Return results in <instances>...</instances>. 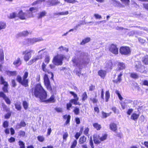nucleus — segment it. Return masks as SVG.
I'll use <instances>...</instances> for the list:
<instances>
[{
  "instance_id": "nucleus-4",
  "label": "nucleus",
  "mask_w": 148,
  "mask_h": 148,
  "mask_svg": "<svg viewBox=\"0 0 148 148\" xmlns=\"http://www.w3.org/2000/svg\"><path fill=\"white\" fill-rule=\"evenodd\" d=\"M34 50H27L22 52V54L24 55V60L26 61H28L31 58L32 56L31 54L32 53H34Z\"/></svg>"
},
{
  "instance_id": "nucleus-22",
  "label": "nucleus",
  "mask_w": 148,
  "mask_h": 148,
  "mask_svg": "<svg viewBox=\"0 0 148 148\" xmlns=\"http://www.w3.org/2000/svg\"><path fill=\"white\" fill-rule=\"evenodd\" d=\"M31 33V32L29 31L28 32L27 31H25L19 33L18 34V35L20 36H27L29 34Z\"/></svg>"
},
{
  "instance_id": "nucleus-28",
  "label": "nucleus",
  "mask_w": 148,
  "mask_h": 148,
  "mask_svg": "<svg viewBox=\"0 0 148 148\" xmlns=\"http://www.w3.org/2000/svg\"><path fill=\"white\" fill-rule=\"evenodd\" d=\"M7 74L9 76H14L16 75L17 74L16 71H8L7 72Z\"/></svg>"
},
{
  "instance_id": "nucleus-26",
  "label": "nucleus",
  "mask_w": 148,
  "mask_h": 148,
  "mask_svg": "<svg viewBox=\"0 0 148 148\" xmlns=\"http://www.w3.org/2000/svg\"><path fill=\"white\" fill-rule=\"evenodd\" d=\"M86 141V138L84 136L81 137L79 140V144H83Z\"/></svg>"
},
{
  "instance_id": "nucleus-58",
  "label": "nucleus",
  "mask_w": 148,
  "mask_h": 148,
  "mask_svg": "<svg viewBox=\"0 0 148 148\" xmlns=\"http://www.w3.org/2000/svg\"><path fill=\"white\" fill-rule=\"evenodd\" d=\"M72 106V104L70 102L69 103H67L66 104V108L67 110H70V108Z\"/></svg>"
},
{
  "instance_id": "nucleus-36",
  "label": "nucleus",
  "mask_w": 148,
  "mask_h": 148,
  "mask_svg": "<svg viewBox=\"0 0 148 148\" xmlns=\"http://www.w3.org/2000/svg\"><path fill=\"white\" fill-rule=\"evenodd\" d=\"M15 108L18 110H20L21 109V103L19 102H16L15 104Z\"/></svg>"
},
{
  "instance_id": "nucleus-49",
  "label": "nucleus",
  "mask_w": 148,
  "mask_h": 148,
  "mask_svg": "<svg viewBox=\"0 0 148 148\" xmlns=\"http://www.w3.org/2000/svg\"><path fill=\"white\" fill-rule=\"evenodd\" d=\"M29 10L33 13L37 11L38 9L36 8L32 7L30 8L29 9Z\"/></svg>"
},
{
  "instance_id": "nucleus-33",
  "label": "nucleus",
  "mask_w": 148,
  "mask_h": 148,
  "mask_svg": "<svg viewBox=\"0 0 148 148\" xmlns=\"http://www.w3.org/2000/svg\"><path fill=\"white\" fill-rule=\"evenodd\" d=\"M143 62L145 64H148V56H145L143 58Z\"/></svg>"
},
{
  "instance_id": "nucleus-29",
  "label": "nucleus",
  "mask_w": 148,
  "mask_h": 148,
  "mask_svg": "<svg viewBox=\"0 0 148 148\" xmlns=\"http://www.w3.org/2000/svg\"><path fill=\"white\" fill-rule=\"evenodd\" d=\"M58 49L61 52H62V51H64L66 52H68L69 51L68 48L64 47L62 46H61L59 47L58 48Z\"/></svg>"
},
{
  "instance_id": "nucleus-13",
  "label": "nucleus",
  "mask_w": 148,
  "mask_h": 148,
  "mask_svg": "<svg viewBox=\"0 0 148 148\" xmlns=\"http://www.w3.org/2000/svg\"><path fill=\"white\" fill-rule=\"evenodd\" d=\"M72 61L74 65H76L77 67H79L81 64L80 60L78 57H74L73 58Z\"/></svg>"
},
{
  "instance_id": "nucleus-61",
  "label": "nucleus",
  "mask_w": 148,
  "mask_h": 148,
  "mask_svg": "<svg viewBox=\"0 0 148 148\" xmlns=\"http://www.w3.org/2000/svg\"><path fill=\"white\" fill-rule=\"evenodd\" d=\"M8 126V122L7 121H5L3 124V126L4 128H6Z\"/></svg>"
},
{
  "instance_id": "nucleus-63",
  "label": "nucleus",
  "mask_w": 148,
  "mask_h": 148,
  "mask_svg": "<svg viewBox=\"0 0 148 148\" xmlns=\"http://www.w3.org/2000/svg\"><path fill=\"white\" fill-rule=\"evenodd\" d=\"M94 15L95 18L96 19H100L102 17L101 15L98 14H95Z\"/></svg>"
},
{
  "instance_id": "nucleus-56",
  "label": "nucleus",
  "mask_w": 148,
  "mask_h": 148,
  "mask_svg": "<svg viewBox=\"0 0 148 148\" xmlns=\"http://www.w3.org/2000/svg\"><path fill=\"white\" fill-rule=\"evenodd\" d=\"M89 143L90 145L91 146L92 148H94V147L93 145V143L92 138H90Z\"/></svg>"
},
{
  "instance_id": "nucleus-64",
  "label": "nucleus",
  "mask_w": 148,
  "mask_h": 148,
  "mask_svg": "<svg viewBox=\"0 0 148 148\" xmlns=\"http://www.w3.org/2000/svg\"><path fill=\"white\" fill-rule=\"evenodd\" d=\"M0 97H2L4 99L6 96L3 92H0Z\"/></svg>"
},
{
  "instance_id": "nucleus-30",
  "label": "nucleus",
  "mask_w": 148,
  "mask_h": 148,
  "mask_svg": "<svg viewBox=\"0 0 148 148\" xmlns=\"http://www.w3.org/2000/svg\"><path fill=\"white\" fill-rule=\"evenodd\" d=\"M130 76L131 77L134 79H137L138 78V75L136 73H131L130 75Z\"/></svg>"
},
{
  "instance_id": "nucleus-14",
  "label": "nucleus",
  "mask_w": 148,
  "mask_h": 148,
  "mask_svg": "<svg viewBox=\"0 0 148 148\" xmlns=\"http://www.w3.org/2000/svg\"><path fill=\"white\" fill-rule=\"evenodd\" d=\"M135 68L136 70L141 72L142 71L140 69L143 67V66L141 65V62H140L136 61L135 62Z\"/></svg>"
},
{
  "instance_id": "nucleus-1",
  "label": "nucleus",
  "mask_w": 148,
  "mask_h": 148,
  "mask_svg": "<svg viewBox=\"0 0 148 148\" xmlns=\"http://www.w3.org/2000/svg\"><path fill=\"white\" fill-rule=\"evenodd\" d=\"M33 93L36 97L39 98L42 102L48 103H54L56 101V99L54 95H52L49 99L46 100L47 97L46 92L40 84L36 85L34 90Z\"/></svg>"
},
{
  "instance_id": "nucleus-5",
  "label": "nucleus",
  "mask_w": 148,
  "mask_h": 148,
  "mask_svg": "<svg viewBox=\"0 0 148 148\" xmlns=\"http://www.w3.org/2000/svg\"><path fill=\"white\" fill-rule=\"evenodd\" d=\"M48 77V75L47 73L45 74L43 77L44 84L47 89L50 91H51L52 89L51 87Z\"/></svg>"
},
{
  "instance_id": "nucleus-16",
  "label": "nucleus",
  "mask_w": 148,
  "mask_h": 148,
  "mask_svg": "<svg viewBox=\"0 0 148 148\" xmlns=\"http://www.w3.org/2000/svg\"><path fill=\"white\" fill-rule=\"evenodd\" d=\"M18 16L19 18L22 20L26 19L27 18V13L23 12L21 10L19 12Z\"/></svg>"
},
{
  "instance_id": "nucleus-10",
  "label": "nucleus",
  "mask_w": 148,
  "mask_h": 148,
  "mask_svg": "<svg viewBox=\"0 0 148 148\" xmlns=\"http://www.w3.org/2000/svg\"><path fill=\"white\" fill-rule=\"evenodd\" d=\"M46 64L44 63H43L42 66V70L45 73H46L47 72L49 74H51V79H53L54 76L53 73L51 72H49L46 69Z\"/></svg>"
},
{
  "instance_id": "nucleus-53",
  "label": "nucleus",
  "mask_w": 148,
  "mask_h": 148,
  "mask_svg": "<svg viewBox=\"0 0 148 148\" xmlns=\"http://www.w3.org/2000/svg\"><path fill=\"white\" fill-rule=\"evenodd\" d=\"M115 93L118 95L120 100H122L123 99V97L119 93V91L117 90H116L115 91Z\"/></svg>"
},
{
  "instance_id": "nucleus-3",
  "label": "nucleus",
  "mask_w": 148,
  "mask_h": 148,
  "mask_svg": "<svg viewBox=\"0 0 148 148\" xmlns=\"http://www.w3.org/2000/svg\"><path fill=\"white\" fill-rule=\"evenodd\" d=\"M64 57L63 55H58L54 57L52 62L56 65H61L62 64V61Z\"/></svg>"
},
{
  "instance_id": "nucleus-32",
  "label": "nucleus",
  "mask_w": 148,
  "mask_h": 148,
  "mask_svg": "<svg viewBox=\"0 0 148 148\" xmlns=\"http://www.w3.org/2000/svg\"><path fill=\"white\" fill-rule=\"evenodd\" d=\"M6 23L3 22H0V31L2 29H5L6 27Z\"/></svg>"
},
{
  "instance_id": "nucleus-7",
  "label": "nucleus",
  "mask_w": 148,
  "mask_h": 148,
  "mask_svg": "<svg viewBox=\"0 0 148 148\" xmlns=\"http://www.w3.org/2000/svg\"><path fill=\"white\" fill-rule=\"evenodd\" d=\"M109 49V50L112 53L116 55L118 54V49L116 45L113 44H111L110 46Z\"/></svg>"
},
{
  "instance_id": "nucleus-48",
  "label": "nucleus",
  "mask_w": 148,
  "mask_h": 148,
  "mask_svg": "<svg viewBox=\"0 0 148 148\" xmlns=\"http://www.w3.org/2000/svg\"><path fill=\"white\" fill-rule=\"evenodd\" d=\"M107 137V135L106 134H104L101 137H100V139L101 141L105 140Z\"/></svg>"
},
{
  "instance_id": "nucleus-52",
  "label": "nucleus",
  "mask_w": 148,
  "mask_h": 148,
  "mask_svg": "<svg viewBox=\"0 0 148 148\" xmlns=\"http://www.w3.org/2000/svg\"><path fill=\"white\" fill-rule=\"evenodd\" d=\"M55 109L58 112H61L63 111L62 109L60 107H56Z\"/></svg>"
},
{
  "instance_id": "nucleus-40",
  "label": "nucleus",
  "mask_w": 148,
  "mask_h": 148,
  "mask_svg": "<svg viewBox=\"0 0 148 148\" xmlns=\"http://www.w3.org/2000/svg\"><path fill=\"white\" fill-rule=\"evenodd\" d=\"M79 100V98H77L76 99H72L70 100V102L71 103H73L74 104L76 105L77 102Z\"/></svg>"
},
{
  "instance_id": "nucleus-27",
  "label": "nucleus",
  "mask_w": 148,
  "mask_h": 148,
  "mask_svg": "<svg viewBox=\"0 0 148 148\" xmlns=\"http://www.w3.org/2000/svg\"><path fill=\"white\" fill-rule=\"evenodd\" d=\"M106 72L105 71L100 70L98 72V74L101 77L103 78L105 76Z\"/></svg>"
},
{
  "instance_id": "nucleus-21",
  "label": "nucleus",
  "mask_w": 148,
  "mask_h": 148,
  "mask_svg": "<svg viewBox=\"0 0 148 148\" xmlns=\"http://www.w3.org/2000/svg\"><path fill=\"white\" fill-rule=\"evenodd\" d=\"M47 14V12L45 11H43L40 12L38 14V18L39 19L42 18V17L45 16Z\"/></svg>"
},
{
  "instance_id": "nucleus-2",
  "label": "nucleus",
  "mask_w": 148,
  "mask_h": 148,
  "mask_svg": "<svg viewBox=\"0 0 148 148\" xmlns=\"http://www.w3.org/2000/svg\"><path fill=\"white\" fill-rule=\"evenodd\" d=\"M28 76V73L27 71L24 72L22 79L21 77L19 75L17 77V80L22 85L27 87L28 86V80L27 79Z\"/></svg>"
},
{
  "instance_id": "nucleus-35",
  "label": "nucleus",
  "mask_w": 148,
  "mask_h": 148,
  "mask_svg": "<svg viewBox=\"0 0 148 148\" xmlns=\"http://www.w3.org/2000/svg\"><path fill=\"white\" fill-rule=\"evenodd\" d=\"M112 65V62L110 61H108L106 62V67L108 68H111Z\"/></svg>"
},
{
  "instance_id": "nucleus-12",
  "label": "nucleus",
  "mask_w": 148,
  "mask_h": 148,
  "mask_svg": "<svg viewBox=\"0 0 148 148\" xmlns=\"http://www.w3.org/2000/svg\"><path fill=\"white\" fill-rule=\"evenodd\" d=\"M48 3V4L49 6H52L59 4L60 3V2L58 1L57 0H50L48 1H47Z\"/></svg>"
},
{
  "instance_id": "nucleus-11",
  "label": "nucleus",
  "mask_w": 148,
  "mask_h": 148,
  "mask_svg": "<svg viewBox=\"0 0 148 148\" xmlns=\"http://www.w3.org/2000/svg\"><path fill=\"white\" fill-rule=\"evenodd\" d=\"M22 62L20 58L18 57L13 62V64L16 67H18L21 65Z\"/></svg>"
},
{
  "instance_id": "nucleus-50",
  "label": "nucleus",
  "mask_w": 148,
  "mask_h": 148,
  "mask_svg": "<svg viewBox=\"0 0 148 148\" xmlns=\"http://www.w3.org/2000/svg\"><path fill=\"white\" fill-rule=\"evenodd\" d=\"M19 144L20 146V148H25V144L23 142L19 141Z\"/></svg>"
},
{
  "instance_id": "nucleus-18",
  "label": "nucleus",
  "mask_w": 148,
  "mask_h": 148,
  "mask_svg": "<svg viewBox=\"0 0 148 148\" xmlns=\"http://www.w3.org/2000/svg\"><path fill=\"white\" fill-rule=\"evenodd\" d=\"M110 128L111 130L115 132L117 129L116 125L114 123H111L110 125Z\"/></svg>"
},
{
  "instance_id": "nucleus-59",
  "label": "nucleus",
  "mask_w": 148,
  "mask_h": 148,
  "mask_svg": "<svg viewBox=\"0 0 148 148\" xmlns=\"http://www.w3.org/2000/svg\"><path fill=\"white\" fill-rule=\"evenodd\" d=\"M70 93L72 95H73L75 98V99H76L77 98H79L77 96V95L74 92L70 91Z\"/></svg>"
},
{
  "instance_id": "nucleus-20",
  "label": "nucleus",
  "mask_w": 148,
  "mask_h": 148,
  "mask_svg": "<svg viewBox=\"0 0 148 148\" xmlns=\"http://www.w3.org/2000/svg\"><path fill=\"white\" fill-rule=\"evenodd\" d=\"M26 125L25 123L23 121H21L20 123L16 125V127L17 129L21 128L22 127H25Z\"/></svg>"
},
{
  "instance_id": "nucleus-41",
  "label": "nucleus",
  "mask_w": 148,
  "mask_h": 148,
  "mask_svg": "<svg viewBox=\"0 0 148 148\" xmlns=\"http://www.w3.org/2000/svg\"><path fill=\"white\" fill-rule=\"evenodd\" d=\"M27 13V18L30 17H32L33 16V13L31 11L29 10L28 11V12Z\"/></svg>"
},
{
  "instance_id": "nucleus-34",
  "label": "nucleus",
  "mask_w": 148,
  "mask_h": 148,
  "mask_svg": "<svg viewBox=\"0 0 148 148\" xmlns=\"http://www.w3.org/2000/svg\"><path fill=\"white\" fill-rule=\"evenodd\" d=\"M93 126L97 130H99L101 128V126L98 123H95L93 124Z\"/></svg>"
},
{
  "instance_id": "nucleus-6",
  "label": "nucleus",
  "mask_w": 148,
  "mask_h": 148,
  "mask_svg": "<svg viewBox=\"0 0 148 148\" xmlns=\"http://www.w3.org/2000/svg\"><path fill=\"white\" fill-rule=\"evenodd\" d=\"M120 52L122 54L127 55L130 53V50L128 47H123L120 48Z\"/></svg>"
},
{
  "instance_id": "nucleus-60",
  "label": "nucleus",
  "mask_w": 148,
  "mask_h": 148,
  "mask_svg": "<svg viewBox=\"0 0 148 148\" xmlns=\"http://www.w3.org/2000/svg\"><path fill=\"white\" fill-rule=\"evenodd\" d=\"M71 118V116L69 115H68V117L67 119V120L64 124V125H66L68 124L70 122V121Z\"/></svg>"
},
{
  "instance_id": "nucleus-47",
  "label": "nucleus",
  "mask_w": 148,
  "mask_h": 148,
  "mask_svg": "<svg viewBox=\"0 0 148 148\" xmlns=\"http://www.w3.org/2000/svg\"><path fill=\"white\" fill-rule=\"evenodd\" d=\"M87 98V96L86 92H84L82 95V101H85Z\"/></svg>"
},
{
  "instance_id": "nucleus-25",
  "label": "nucleus",
  "mask_w": 148,
  "mask_h": 148,
  "mask_svg": "<svg viewBox=\"0 0 148 148\" xmlns=\"http://www.w3.org/2000/svg\"><path fill=\"white\" fill-rule=\"evenodd\" d=\"M77 54L78 56V57H78V58H79L81 59H82L84 58V56H86V53H85L82 51L78 52Z\"/></svg>"
},
{
  "instance_id": "nucleus-23",
  "label": "nucleus",
  "mask_w": 148,
  "mask_h": 148,
  "mask_svg": "<svg viewBox=\"0 0 148 148\" xmlns=\"http://www.w3.org/2000/svg\"><path fill=\"white\" fill-rule=\"evenodd\" d=\"M4 59V54L3 50L2 49H0V62L3 61Z\"/></svg>"
},
{
  "instance_id": "nucleus-24",
  "label": "nucleus",
  "mask_w": 148,
  "mask_h": 148,
  "mask_svg": "<svg viewBox=\"0 0 148 148\" xmlns=\"http://www.w3.org/2000/svg\"><path fill=\"white\" fill-rule=\"evenodd\" d=\"M90 40V37L86 38L83 39L82 41L80 43V45H84L86 43L89 42Z\"/></svg>"
},
{
  "instance_id": "nucleus-31",
  "label": "nucleus",
  "mask_w": 148,
  "mask_h": 148,
  "mask_svg": "<svg viewBox=\"0 0 148 148\" xmlns=\"http://www.w3.org/2000/svg\"><path fill=\"white\" fill-rule=\"evenodd\" d=\"M139 115V114H137L136 113H134L131 116V119L134 120H137L138 117Z\"/></svg>"
},
{
  "instance_id": "nucleus-51",
  "label": "nucleus",
  "mask_w": 148,
  "mask_h": 148,
  "mask_svg": "<svg viewBox=\"0 0 148 148\" xmlns=\"http://www.w3.org/2000/svg\"><path fill=\"white\" fill-rule=\"evenodd\" d=\"M125 5H127L129 4L130 0H120Z\"/></svg>"
},
{
  "instance_id": "nucleus-46",
  "label": "nucleus",
  "mask_w": 148,
  "mask_h": 148,
  "mask_svg": "<svg viewBox=\"0 0 148 148\" xmlns=\"http://www.w3.org/2000/svg\"><path fill=\"white\" fill-rule=\"evenodd\" d=\"M23 106L25 110H27L28 107V104L26 101H24L23 102Z\"/></svg>"
},
{
  "instance_id": "nucleus-57",
  "label": "nucleus",
  "mask_w": 148,
  "mask_h": 148,
  "mask_svg": "<svg viewBox=\"0 0 148 148\" xmlns=\"http://www.w3.org/2000/svg\"><path fill=\"white\" fill-rule=\"evenodd\" d=\"M19 135L23 137L25 136V133L24 131H20L19 132Z\"/></svg>"
},
{
  "instance_id": "nucleus-15",
  "label": "nucleus",
  "mask_w": 148,
  "mask_h": 148,
  "mask_svg": "<svg viewBox=\"0 0 148 148\" xmlns=\"http://www.w3.org/2000/svg\"><path fill=\"white\" fill-rule=\"evenodd\" d=\"M42 58V56L41 55H39L37 56L30 60L28 62V64L31 65L34 62H36L39 59H41Z\"/></svg>"
},
{
  "instance_id": "nucleus-45",
  "label": "nucleus",
  "mask_w": 148,
  "mask_h": 148,
  "mask_svg": "<svg viewBox=\"0 0 148 148\" xmlns=\"http://www.w3.org/2000/svg\"><path fill=\"white\" fill-rule=\"evenodd\" d=\"M116 6L118 8H123L125 7V5L122 4L119 2H117L116 3Z\"/></svg>"
},
{
  "instance_id": "nucleus-39",
  "label": "nucleus",
  "mask_w": 148,
  "mask_h": 148,
  "mask_svg": "<svg viewBox=\"0 0 148 148\" xmlns=\"http://www.w3.org/2000/svg\"><path fill=\"white\" fill-rule=\"evenodd\" d=\"M73 112L75 114H78L79 113V108L77 107H75L74 108Z\"/></svg>"
},
{
  "instance_id": "nucleus-44",
  "label": "nucleus",
  "mask_w": 148,
  "mask_h": 148,
  "mask_svg": "<svg viewBox=\"0 0 148 148\" xmlns=\"http://www.w3.org/2000/svg\"><path fill=\"white\" fill-rule=\"evenodd\" d=\"M77 144V142L76 140H74L72 143V144L71 146V148H75Z\"/></svg>"
},
{
  "instance_id": "nucleus-37",
  "label": "nucleus",
  "mask_w": 148,
  "mask_h": 148,
  "mask_svg": "<svg viewBox=\"0 0 148 148\" xmlns=\"http://www.w3.org/2000/svg\"><path fill=\"white\" fill-rule=\"evenodd\" d=\"M123 75L122 73H121L118 76V78L117 79L115 80L114 81L116 82H120L121 80V77Z\"/></svg>"
},
{
  "instance_id": "nucleus-38",
  "label": "nucleus",
  "mask_w": 148,
  "mask_h": 148,
  "mask_svg": "<svg viewBox=\"0 0 148 148\" xmlns=\"http://www.w3.org/2000/svg\"><path fill=\"white\" fill-rule=\"evenodd\" d=\"M106 101L108 102L110 97V94L108 91H106Z\"/></svg>"
},
{
  "instance_id": "nucleus-17",
  "label": "nucleus",
  "mask_w": 148,
  "mask_h": 148,
  "mask_svg": "<svg viewBox=\"0 0 148 148\" xmlns=\"http://www.w3.org/2000/svg\"><path fill=\"white\" fill-rule=\"evenodd\" d=\"M117 68L116 70L117 71L123 70L125 68V65L124 63L123 62H119L117 65Z\"/></svg>"
},
{
  "instance_id": "nucleus-8",
  "label": "nucleus",
  "mask_w": 148,
  "mask_h": 148,
  "mask_svg": "<svg viewBox=\"0 0 148 148\" xmlns=\"http://www.w3.org/2000/svg\"><path fill=\"white\" fill-rule=\"evenodd\" d=\"M1 84H3L4 85V87H3V90L5 92H8V84L7 82L4 81L3 77L2 76L0 77Z\"/></svg>"
},
{
  "instance_id": "nucleus-19",
  "label": "nucleus",
  "mask_w": 148,
  "mask_h": 148,
  "mask_svg": "<svg viewBox=\"0 0 148 148\" xmlns=\"http://www.w3.org/2000/svg\"><path fill=\"white\" fill-rule=\"evenodd\" d=\"M100 136H94L93 140L95 144H99L100 143L101 141L100 139Z\"/></svg>"
},
{
  "instance_id": "nucleus-42",
  "label": "nucleus",
  "mask_w": 148,
  "mask_h": 148,
  "mask_svg": "<svg viewBox=\"0 0 148 148\" xmlns=\"http://www.w3.org/2000/svg\"><path fill=\"white\" fill-rule=\"evenodd\" d=\"M16 14L15 12H13L10 14L8 17L10 18H12L15 17Z\"/></svg>"
},
{
  "instance_id": "nucleus-9",
  "label": "nucleus",
  "mask_w": 148,
  "mask_h": 148,
  "mask_svg": "<svg viewBox=\"0 0 148 148\" xmlns=\"http://www.w3.org/2000/svg\"><path fill=\"white\" fill-rule=\"evenodd\" d=\"M43 39L41 37L37 38H32L28 39V40L30 43L33 44L35 42H39L43 40Z\"/></svg>"
},
{
  "instance_id": "nucleus-43",
  "label": "nucleus",
  "mask_w": 148,
  "mask_h": 148,
  "mask_svg": "<svg viewBox=\"0 0 148 148\" xmlns=\"http://www.w3.org/2000/svg\"><path fill=\"white\" fill-rule=\"evenodd\" d=\"M37 139L40 142H43L45 140V138L42 136H38L37 137Z\"/></svg>"
},
{
  "instance_id": "nucleus-54",
  "label": "nucleus",
  "mask_w": 148,
  "mask_h": 148,
  "mask_svg": "<svg viewBox=\"0 0 148 148\" xmlns=\"http://www.w3.org/2000/svg\"><path fill=\"white\" fill-rule=\"evenodd\" d=\"M102 114L104 118H106L107 116H108L110 114V113H106L104 112H102Z\"/></svg>"
},
{
  "instance_id": "nucleus-62",
  "label": "nucleus",
  "mask_w": 148,
  "mask_h": 148,
  "mask_svg": "<svg viewBox=\"0 0 148 148\" xmlns=\"http://www.w3.org/2000/svg\"><path fill=\"white\" fill-rule=\"evenodd\" d=\"M6 103L8 104H10V99L8 98L7 97L5 98L4 99Z\"/></svg>"
},
{
  "instance_id": "nucleus-55",
  "label": "nucleus",
  "mask_w": 148,
  "mask_h": 148,
  "mask_svg": "<svg viewBox=\"0 0 148 148\" xmlns=\"http://www.w3.org/2000/svg\"><path fill=\"white\" fill-rule=\"evenodd\" d=\"M50 60L49 57L48 56H45V62L47 63H48Z\"/></svg>"
}]
</instances>
